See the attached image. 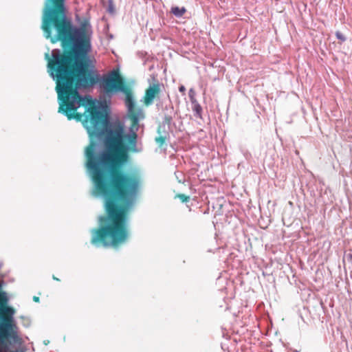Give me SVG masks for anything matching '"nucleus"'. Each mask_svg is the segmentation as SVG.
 Wrapping results in <instances>:
<instances>
[{
    "instance_id": "1",
    "label": "nucleus",
    "mask_w": 352,
    "mask_h": 352,
    "mask_svg": "<svg viewBox=\"0 0 352 352\" xmlns=\"http://www.w3.org/2000/svg\"><path fill=\"white\" fill-rule=\"evenodd\" d=\"M52 25V43L59 41L72 50L52 51L47 72L56 80L58 112L69 120L81 122L90 138L85 151V167L93 187L91 195L104 199L107 216L98 221H129L141 185L140 176L121 169L129 152L140 153L137 131L145 118L136 108L133 89L116 72L100 80L88 55L89 36L65 19Z\"/></svg>"
},
{
    "instance_id": "2",
    "label": "nucleus",
    "mask_w": 352,
    "mask_h": 352,
    "mask_svg": "<svg viewBox=\"0 0 352 352\" xmlns=\"http://www.w3.org/2000/svg\"><path fill=\"white\" fill-rule=\"evenodd\" d=\"M23 342L14 320L0 324V352H26Z\"/></svg>"
},
{
    "instance_id": "3",
    "label": "nucleus",
    "mask_w": 352,
    "mask_h": 352,
    "mask_svg": "<svg viewBox=\"0 0 352 352\" xmlns=\"http://www.w3.org/2000/svg\"><path fill=\"white\" fill-rule=\"evenodd\" d=\"M65 0H46L43 10L41 29L44 36H50L52 25H58V23L67 19L64 4Z\"/></svg>"
},
{
    "instance_id": "4",
    "label": "nucleus",
    "mask_w": 352,
    "mask_h": 352,
    "mask_svg": "<svg viewBox=\"0 0 352 352\" xmlns=\"http://www.w3.org/2000/svg\"><path fill=\"white\" fill-rule=\"evenodd\" d=\"M4 282L0 281V324L13 322L15 309L9 306L10 297L8 294L2 290Z\"/></svg>"
},
{
    "instance_id": "5",
    "label": "nucleus",
    "mask_w": 352,
    "mask_h": 352,
    "mask_svg": "<svg viewBox=\"0 0 352 352\" xmlns=\"http://www.w3.org/2000/svg\"><path fill=\"white\" fill-rule=\"evenodd\" d=\"M162 87H164L163 85L159 82L149 85L144 96V102L146 106L151 105L153 103L154 99L159 97Z\"/></svg>"
},
{
    "instance_id": "6",
    "label": "nucleus",
    "mask_w": 352,
    "mask_h": 352,
    "mask_svg": "<svg viewBox=\"0 0 352 352\" xmlns=\"http://www.w3.org/2000/svg\"><path fill=\"white\" fill-rule=\"evenodd\" d=\"M195 92L192 89L189 90L188 96L191 102V109L193 111L194 116L199 118H202V107L196 100Z\"/></svg>"
},
{
    "instance_id": "7",
    "label": "nucleus",
    "mask_w": 352,
    "mask_h": 352,
    "mask_svg": "<svg viewBox=\"0 0 352 352\" xmlns=\"http://www.w3.org/2000/svg\"><path fill=\"white\" fill-rule=\"evenodd\" d=\"M161 129L162 127L160 126L157 129V133H159V136L156 137L155 138V142L158 144L160 147H162L164 144L165 143V141L166 140V133H164V135L161 133Z\"/></svg>"
},
{
    "instance_id": "8",
    "label": "nucleus",
    "mask_w": 352,
    "mask_h": 352,
    "mask_svg": "<svg viewBox=\"0 0 352 352\" xmlns=\"http://www.w3.org/2000/svg\"><path fill=\"white\" fill-rule=\"evenodd\" d=\"M170 12L176 17L179 18L183 16V14L186 12V10L184 7L179 8L177 6H175L171 8Z\"/></svg>"
},
{
    "instance_id": "9",
    "label": "nucleus",
    "mask_w": 352,
    "mask_h": 352,
    "mask_svg": "<svg viewBox=\"0 0 352 352\" xmlns=\"http://www.w3.org/2000/svg\"><path fill=\"white\" fill-rule=\"evenodd\" d=\"M107 11L111 14H114L116 13V8L113 3V0H108Z\"/></svg>"
},
{
    "instance_id": "10",
    "label": "nucleus",
    "mask_w": 352,
    "mask_h": 352,
    "mask_svg": "<svg viewBox=\"0 0 352 352\" xmlns=\"http://www.w3.org/2000/svg\"><path fill=\"white\" fill-rule=\"evenodd\" d=\"M21 318L23 320V325L25 327H28L30 324V319L24 316H21Z\"/></svg>"
},
{
    "instance_id": "11",
    "label": "nucleus",
    "mask_w": 352,
    "mask_h": 352,
    "mask_svg": "<svg viewBox=\"0 0 352 352\" xmlns=\"http://www.w3.org/2000/svg\"><path fill=\"white\" fill-rule=\"evenodd\" d=\"M178 197L182 200V202H187L189 201L190 197L184 194H179Z\"/></svg>"
},
{
    "instance_id": "12",
    "label": "nucleus",
    "mask_w": 352,
    "mask_h": 352,
    "mask_svg": "<svg viewBox=\"0 0 352 352\" xmlns=\"http://www.w3.org/2000/svg\"><path fill=\"white\" fill-rule=\"evenodd\" d=\"M172 122V117L170 116H166L164 120V122L167 124H170Z\"/></svg>"
},
{
    "instance_id": "13",
    "label": "nucleus",
    "mask_w": 352,
    "mask_h": 352,
    "mask_svg": "<svg viewBox=\"0 0 352 352\" xmlns=\"http://www.w3.org/2000/svg\"><path fill=\"white\" fill-rule=\"evenodd\" d=\"M336 35L337 38L339 40H341L342 41L346 40V38L340 32H337Z\"/></svg>"
},
{
    "instance_id": "14",
    "label": "nucleus",
    "mask_w": 352,
    "mask_h": 352,
    "mask_svg": "<svg viewBox=\"0 0 352 352\" xmlns=\"http://www.w3.org/2000/svg\"><path fill=\"white\" fill-rule=\"evenodd\" d=\"M185 90H186V88H185V87H184V86H183V85H182V86H180V87H179V91L180 92H183V91H184Z\"/></svg>"
},
{
    "instance_id": "15",
    "label": "nucleus",
    "mask_w": 352,
    "mask_h": 352,
    "mask_svg": "<svg viewBox=\"0 0 352 352\" xmlns=\"http://www.w3.org/2000/svg\"><path fill=\"white\" fill-rule=\"evenodd\" d=\"M33 300H34V301H35V302H39V298H38V297H37V296H34V297H33Z\"/></svg>"
},
{
    "instance_id": "16",
    "label": "nucleus",
    "mask_w": 352,
    "mask_h": 352,
    "mask_svg": "<svg viewBox=\"0 0 352 352\" xmlns=\"http://www.w3.org/2000/svg\"><path fill=\"white\" fill-rule=\"evenodd\" d=\"M49 340H44L43 343L45 345H47L49 344Z\"/></svg>"
},
{
    "instance_id": "17",
    "label": "nucleus",
    "mask_w": 352,
    "mask_h": 352,
    "mask_svg": "<svg viewBox=\"0 0 352 352\" xmlns=\"http://www.w3.org/2000/svg\"><path fill=\"white\" fill-rule=\"evenodd\" d=\"M52 278H53L54 280H59V279L58 278H56L55 276H53Z\"/></svg>"
}]
</instances>
